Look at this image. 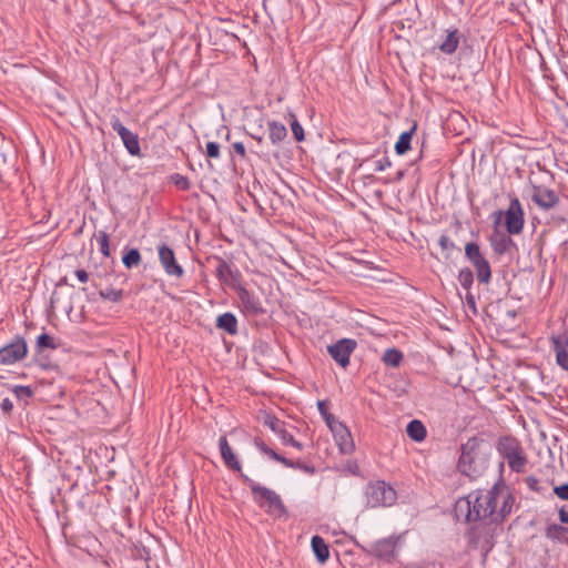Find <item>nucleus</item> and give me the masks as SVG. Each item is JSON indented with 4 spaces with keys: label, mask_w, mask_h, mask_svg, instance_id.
Segmentation results:
<instances>
[{
    "label": "nucleus",
    "mask_w": 568,
    "mask_h": 568,
    "mask_svg": "<svg viewBox=\"0 0 568 568\" xmlns=\"http://www.w3.org/2000/svg\"><path fill=\"white\" fill-rule=\"evenodd\" d=\"M515 497L503 479L489 489H477L459 498L454 507L457 520L481 521L467 531L469 544L481 550H490L497 526L510 515Z\"/></svg>",
    "instance_id": "f257e3e1"
},
{
    "label": "nucleus",
    "mask_w": 568,
    "mask_h": 568,
    "mask_svg": "<svg viewBox=\"0 0 568 568\" xmlns=\"http://www.w3.org/2000/svg\"><path fill=\"white\" fill-rule=\"evenodd\" d=\"M491 452V444L484 437L473 436L468 438L460 447L457 469L470 480L480 478L488 469Z\"/></svg>",
    "instance_id": "f03ea898"
},
{
    "label": "nucleus",
    "mask_w": 568,
    "mask_h": 568,
    "mask_svg": "<svg viewBox=\"0 0 568 568\" xmlns=\"http://www.w3.org/2000/svg\"><path fill=\"white\" fill-rule=\"evenodd\" d=\"M496 448L513 471H525L528 460L518 439L513 436L500 437Z\"/></svg>",
    "instance_id": "7ed1b4c3"
},
{
    "label": "nucleus",
    "mask_w": 568,
    "mask_h": 568,
    "mask_svg": "<svg viewBox=\"0 0 568 568\" xmlns=\"http://www.w3.org/2000/svg\"><path fill=\"white\" fill-rule=\"evenodd\" d=\"M505 217V226L509 235H518L525 225V212L517 196L510 199L506 211L498 210L494 213V222L498 224Z\"/></svg>",
    "instance_id": "20e7f679"
},
{
    "label": "nucleus",
    "mask_w": 568,
    "mask_h": 568,
    "mask_svg": "<svg viewBox=\"0 0 568 568\" xmlns=\"http://www.w3.org/2000/svg\"><path fill=\"white\" fill-rule=\"evenodd\" d=\"M364 494L371 508L389 507L397 498L395 489L383 480L367 484Z\"/></svg>",
    "instance_id": "39448f33"
},
{
    "label": "nucleus",
    "mask_w": 568,
    "mask_h": 568,
    "mask_svg": "<svg viewBox=\"0 0 568 568\" xmlns=\"http://www.w3.org/2000/svg\"><path fill=\"white\" fill-rule=\"evenodd\" d=\"M465 256L474 266L478 282L488 284L491 278V268L489 262L481 254L480 247L476 242L466 243Z\"/></svg>",
    "instance_id": "423d86ee"
},
{
    "label": "nucleus",
    "mask_w": 568,
    "mask_h": 568,
    "mask_svg": "<svg viewBox=\"0 0 568 568\" xmlns=\"http://www.w3.org/2000/svg\"><path fill=\"white\" fill-rule=\"evenodd\" d=\"M211 260L215 262V276L222 284L233 291L242 284V274L237 267L220 256H212Z\"/></svg>",
    "instance_id": "0eeeda50"
},
{
    "label": "nucleus",
    "mask_w": 568,
    "mask_h": 568,
    "mask_svg": "<svg viewBox=\"0 0 568 568\" xmlns=\"http://www.w3.org/2000/svg\"><path fill=\"white\" fill-rule=\"evenodd\" d=\"M28 345L26 339L17 335L12 341L0 348V365H12L26 358Z\"/></svg>",
    "instance_id": "6e6552de"
},
{
    "label": "nucleus",
    "mask_w": 568,
    "mask_h": 568,
    "mask_svg": "<svg viewBox=\"0 0 568 568\" xmlns=\"http://www.w3.org/2000/svg\"><path fill=\"white\" fill-rule=\"evenodd\" d=\"M237 298L239 306L241 312L246 316H258L265 313V310L262 305V302L257 295L253 292L246 290V287L241 284L234 290Z\"/></svg>",
    "instance_id": "1a4fd4ad"
},
{
    "label": "nucleus",
    "mask_w": 568,
    "mask_h": 568,
    "mask_svg": "<svg viewBox=\"0 0 568 568\" xmlns=\"http://www.w3.org/2000/svg\"><path fill=\"white\" fill-rule=\"evenodd\" d=\"M159 261L164 272L169 276L181 278L184 275L183 267L178 263L174 251L162 243L158 246Z\"/></svg>",
    "instance_id": "9d476101"
},
{
    "label": "nucleus",
    "mask_w": 568,
    "mask_h": 568,
    "mask_svg": "<svg viewBox=\"0 0 568 568\" xmlns=\"http://www.w3.org/2000/svg\"><path fill=\"white\" fill-rule=\"evenodd\" d=\"M531 201L542 211L555 209L560 197L558 193L545 185H534L531 193Z\"/></svg>",
    "instance_id": "9b49d317"
},
{
    "label": "nucleus",
    "mask_w": 568,
    "mask_h": 568,
    "mask_svg": "<svg viewBox=\"0 0 568 568\" xmlns=\"http://www.w3.org/2000/svg\"><path fill=\"white\" fill-rule=\"evenodd\" d=\"M356 341L351 338H343L333 345H328L327 352L336 363L345 368L349 364L351 354L356 348Z\"/></svg>",
    "instance_id": "f8f14e48"
},
{
    "label": "nucleus",
    "mask_w": 568,
    "mask_h": 568,
    "mask_svg": "<svg viewBox=\"0 0 568 568\" xmlns=\"http://www.w3.org/2000/svg\"><path fill=\"white\" fill-rule=\"evenodd\" d=\"M551 348L556 354V363L568 372V336L565 333L550 337Z\"/></svg>",
    "instance_id": "ddd939ff"
},
{
    "label": "nucleus",
    "mask_w": 568,
    "mask_h": 568,
    "mask_svg": "<svg viewBox=\"0 0 568 568\" xmlns=\"http://www.w3.org/2000/svg\"><path fill=\"white\" fill-rule=\"evenodd\" d=\"M397 540L395 537L377 540L368 550V554L378 559L390 560L395 555Z\"/></svg>",
    "instance_id": "4468645a"
},
{
    "label": "nucleus",
    "mask_w": 568,
    "mask_h": 568,
    "mask_svg": "<svg viewBox=\"0 0 568 568\" xmlns=\"http://www.w3.org/2000/svg\"><path fill=\"white\" fill-rule=\"evenodd\" d=\"M219 447L221 452L222 459L224 460L225 465L233 471L242 473V466L236 457V455L233 453L232 448L229 445V442L225 436H221L219 439Z\"/></svg>",
    "instance_id": "2eb2a0df"
},
{
    "label": "nucleus",
    "mask_w": 568,
    "mask_h": 568,
    "mask_svg": "<svg viewBox=\"0 0 568 568\" xmlns=\"http://www.w3.org/2000/svg\"><path fill=\"white\" fill-rule=\"evenodd\" d=\"M544 534L550 541L568 546V527L565 524L548 523Z\"/></svg>",
    "instance_id": "dca6fc26"
},
{
    "label": "nucleus",
    "mask_w": 568,
    "mask_h": 568,
    "mask_svg": "<svg viewBox=\"0 0 568 568\" xmlns=\"http://www.w3.org/2000/svg\"><path fill=\"white\" fill-rule=\"evenodd\" d=\"M334 434L335 440L343 454H349L354 450V442L348 428L342 424L335 426V429L332 430Z\"/></svg>",
    "instance_id": "f3484780"
},
{
    "label": "nucleus",
    "mask_w": 568,
    "mask_h": 568,
    "mask_svg": "<svg viewBox=\"0 0 568 568\" xmlns=\"http://www.w3.org/2000/svg\"><path fill=\"white\" fill-rule=\"evenodd\" d=\"M241 478L245 485H247L253 494L254 500L261 506L264 507V500L267 497L273 496V490L267 487L261 486L251 479L245 474H241Z\"/></svg>",
    "instance_id": "a211bd4d"
},
{
    "label": "nucleus",
    "mask_w": 568,
    "mask_h": 568,
    "mask_svg": "<svg viewBox=\"0 0 568 568\" xmlns=\"http://www.w3.org/2000/svg\"><path fill=\"white\" fill-rule=\"evenodd\" d=\"M513 245V239L505 233L495 232L490 236V246L493 251L498 255L507 253Z\"/></svg>",
    "instance_id": "6ab92c4d"
},
{
    "label": "nucleus",
    "mask_w": 568,
    "mask_h": 568,
    "mask_svg": "<svg viewBox=\"0 0 568 568\" xmlns=\"http://www.w3.org/2000/svg\"><path fill=\"white\" fill-rule=\"evenodd\" d=\"M216 327L230 335L237 333V318L233 313H224L216 318Z\"/></svg>",
    "instance_id": "aec40b11"
},
{
    "label": "nucleus",
    "mask_w": 568,
    "mask_h": 568,
    "mask_svg": "<svg viewBox=\"0 0 568 568\" xmlns=\"http://www.w3.org/2000/svg\"><path fill=\"white\" fill-rule=\"evenodd\" d=\"M313 552L321 564H324L329 557L328 546L321 536H313L311 540Z\"/></svg>",
    "instance_id": "412c9836"
},
{
    "label": "nucleus",
    "mask_w": 568,
    "mask_h": 568,
    "mask_svg": "<svg viewBox=\"0 0 568 568\" xmlns=\"http://www.w3.org/2000/svg\"><path fill=\"white\" fill-rule=\"evenodd\" d=\"M459 41V31L457 29H454L447 33L445 40L443 41L442 44H439L438 48L445 54H453L457 50Z\"/></svg>",
    "instance_id": "4be33fe9"
},
{
    "label": "nucleus",
    "mask_w": 568,
    "mask_h": 568,
    "mask_svg": "<svg viewBox=\"0 0 568 568\" xmlns=\"http://www.w3.org/2000/svg\"><path fill=\"white\" fill-rule=\"evenodd\" d=\"M408 437L415 442H422L425 439L427 432L424 424L418 419H413L406 427Z\"/></svg>",
    "instance_id": "5701e85b"
},
{
    "label": "nucleus",
    "mask_w": 568,
    "mask_h": 568,
    "mask_svg": "<svg viewBox=\"0 0 568 568\" xmlns=\"http://www.w3.org/2000/svg\"><path fill=\"white\" fill-rule=\"evenodd\" d=\"M268 136L273 144H277L285 140L287 130L284 124L277 121L268 122Z\"/></svg>",
    "instance_id": "b1692460"
},
{
    "label": "nucleus",
    "mask_w": 568,
    "mask_h": 568,
    "mask_svg": "<svg viewBox=\"0 0 568 568\" xmlns=\"http://www.w3.org/2000/svg\"><path fill=\"white\" fill-rule=\"evenodd\" d=\"M125 149L131 155H139L141 152L139 136L132 131L128 130L122 136H120Z\"/></svg>",
    "instance_id": "393cba45"
},
{
    "label": "nucleus",
    "mask_w": 568,
    "mask_h": 568,
    "mask_svg": "<svg viewBox=\"0 0 568 568\" xmlns=\"http://www.w3.org/2000/svg\"><path fill=\"white\" fill-rule=\"evenodd\" d=\"M415 130L416 124L409 131H405L399 135L395 143V151L398 155L405 154L410 149V142Z\"/></svg>",
    "instance_id": "a878e982"
},
{
    "label": "nucleus",
    "mask_w": 568,
    "mask_h": 568,
    "mask_svg": "<svg viewBox=\"0 0 568 568\" xmlns=\"http://www.w3.org/2000/svg\"><path fill=\"white\" fill-rule=\"evenodd\" d=\"M264 507L267 506L268 513L282 516L286 513L285 506L281 497L273 490V496L267 497L264 501Z\"/></svg>",
    "instance_id": "bb28decb"
},
{
    "label": "nucleus",
    "mask_w": 568,
    "mask_h": 568,
    "mask_svg": "<svg viewBox=\"0 0 568 568\" xmlns=\"http://www.w3.org/2000/svg\"><path fill=\"white\" fill-rule=\"evenodd\" d=\"M254 445L261 453L267 455L273 460H276V462L281 463L282 465H290L287 463L286 457L277 454L274 449L270 448L261 438L255 437Z\"/></svg>",
    "instance_id": "cd10ccee"
},
{
    "label": "nucleus",
    "mask_w": 568,
    "mask_h": 568,
    "mask_svg": "<svg viewBox=\"0 0 568 568\" xmlns=\"http://www.w3.org/2000/svg\"><path fill=\"white\" fill-rule=\"evenodd\" d=\"M142 256L138 248H130L124 252L122 263L126 268H132L141 263Z\"/></svg>",
    "instance_id": "c85d7f7f"
},
{
    "label": "nucleus",
    "mask_w": 568,
    "mask_h": 568,
    "mask_svg": "<svg viewBox=\"0 0 568 568\" xmlns=\"http://www.w3.org/2000/svg\"><path fill=\"white\" fill-rule=\"evenodd\" d=\"M383 361L388 366L397 367L403 361V354L396 348H389L384 353Z\"/></svg>",
    "instance_id": "c756f323"
},
{
    "label": "nucleus",
    "mask_w": 568,
    "mask_h": 568,
    "mask_svg": "<svg viewBox=\"0 0 568 568\" xmlns=\"http://www.w3.org/2000/svg\"><path fill=\"white\" fill-rule=\"evenodd\" d=\"M94 236L99 244V250H100L101 254L105 257H109L111 255L109 234L105 231L101 230Z\"/></svg>",
    "instance_id": "7c9ffc66"
},
{
    "label": "nucleus",
    "mask_w": 568,
    "mask_h": 568,
    "mask_svg": "<svg viewBox=\"0 0 568 568\" xmlns=\"http://www.w3.org/2000/svg\"><path fill=\"white\" fill-rule=\"evenodd\" d=\"M58 346L54 343V338L47 333H43L38 336L36 348L38 352H42L45 348L55 349Z\"/></svg>",
    "instance_id": "2f4dec72"
},
{
    "label": "nucleus",
    "mask_w": 568,
    "mask_h": 568,
    "mask_svg": "<svg viewBox=\"0 0 568 568\" xmlns=\"http://www.w3.org/2000/svg\"><path fill=\"white\" fill-rule=\"evenodd\" d=\"M100 296L103 298V300H108L110 302H113V303H118L120 301H122L123 298V291L122 290H115V288H112V287H108L105 290H102L99 292Z\"/></svg>",
    "instance_id": "473e14b6"
},
{
    "label": "nucleus",
    "mask_w": 568,
    "mask_h": 568,
    "mask_svg": "<svg viewBox=\"0 0 568 568\" xmlns=\"http://www.w3.org/2000/svg\"><path fill=\"white\" fill-rule=\"evenodd\" d=\"M458 282L465 290H469L474 283V274L470 268L464 267L458 273Z\"/></svg>",
    "instance_id": "72a5a7b5"
},
{
    "label": "nucleus",
    "mask_w": 568,
    "mask_h": 568,
    "mask_svg": "<svg viewBox=\"0 0 568 568\" xmlns=\"http://www.w3.org/2000/svg\"><path fill=\"white\" fill-rule=\"evenodd\" d=\"M278 436L282 439V443L284 445H291V446L295 447L298 450L303 449V445L300 442H297L294 438V436L292 434H290L286 429H280L278 430Z\"/></svg>",
    "instance_id": "f704fd0d"
},
{
    "label": "nucleus",
    "mask_w": 568,
    "mask_h": 568,
    "mask_svg": "<svg viewBox=\"0 0 568 568\" xmlns=\"http://www.w3.org/2000/svg\"><path fill=\"white\" fill-rule=\"evenodd\" d=\"M438 244L440 248L446 253V257H449L450 252L454 250L460 251L459 247H457L455 243L445 234L440 235Z\"/></svg>",
    "instance_id": "c9c22d12"
},
{
    "label": "nucleus",
    "mask_w": 568,
    "mask_h": 568,
    "mask_svg": "<svg viewBox=\"0 0 568 568\" xmlns=\"http://www.w3.org/2000/svg\"><path fill=\"white\" fill-rule=\"evenodd\" d=\"M287 463L291 464V465H284L285 467H288V468H294V469H300L308 475H314L315 474V467L312 466V465H308V464H305L301 460H291L287 458Z\"/></svg>",
    "instance_id": "e433bc0d"
},
{
    "label": "nucleus",
    "mask_w": 568,
    "mask_h": 568,
    "mask_svg": "<svg viewBox=\"0 0 568 568\" xmlns=\"http://www.w3.org/2000/svg\"><path fill=\"white\" fill-rule=\"evenodd\" d=\"M291 129L296 141L301 142L305 139L303 126L297 121L295 115H292Z\"/></svg>",
    "instance_id": "4c0bfd02"
},
{
    "label": "nucleus",
    "mask_w": 568,
    "mask_h": 568,
    "mask_svg": "<svg viewBox=\"0 0 568 568\" xmlns=\"http://www.w3.org/2000/svg\"><path fill=\"white\" fill-rule=\"evenodd\" d=\"M172 182L182 191H187L191 187V183L189 179L184 175H181L179 173L172 175Z\"/></svg>",
    "instance_id": "58836bf2"
},
{
    "label": "nucleus",
    "mask_w": 568,
    "mask_h": 568,
    "mask_svg": "<svg viewBox=\"0 0 568 568\" xmlns=\"http://www.w3.org/2000/svg\"><path fill=\"white\" fill-rule=\"evenodd\" d=\"M13 393L19 399L30 398L33 395V390L30 386H14Z\"/></svg>",
    "instance_id": "ea45409f"
},
{
    "label": "nucleus",
    "mask_w": 568,
    "mask_h": 568,
    "mask_svg": "<svg viewBox=\"0 0 568 568\" xmlns=\"http://www.w3.org/2000/svg\"><path fill=\"white\" fill-rule=\"evenodd\" d=\"M205 155L210 159H219L221 155L220 144L216 142H207Z\"/></svg>",
    "instance_id": "a19ab883"
},
{
    "label": "nucleus",
    "mask_w": 568,
    "mask_h": 568,
    "mask_svg": "<svg viewBox=\"0 0 568 568\" xmlns=\"http://www.w3.org/2000/svg\"><path fill=\"white\" fill-rule=\"evenodd\" d=\"M265 425H267L277 435L280 429H285L283 427V423L276 417H267L265 420Z\"/></svg>",
    "instance_id": "79ce46f5"
},
{
    "label": "nucleus",
    "mask_w": 568,
    "mask_h": 568,
    "mask_svg": "<svg viewBox=\"0 0 568 568\" xmlns=\"http://www.w3.org/2000/svg\"><path fill=\"white\" fill-rule=\"evenodd\" d=\"M111 126L120 136H122L129 130L122 124L120 119L116 116H113L111 119Z\"/></svg>",
    "instance_id": "37998d69"
},
{
    "label": "nucleus",
    "mask_w": 568,
    "mask_h": 568,
    "mask_svg": "<svg viewBox=\"0 0 568 568\" xmlns=\"http://www.w3.org/2000/svg\"><path fill=\"white\" fill-rule=\"evenodd\" d=\"M554 494L558 498L568 501V484H562V485H559V486H555L554 487Z\"/></svg>",
    "instance_id": "c03bdc74"
},
{
    "label": "nucleus",
    "mask_w": 568,
    "mask_h": 568,
    "mask_svg": "<svg viewBox=\"0 0 568 568\" xmlns=\"http://www.w3.org/2000/svg\"><path fill=\"white\" fill-rule=\"evenodd\" d=\"M525 483L529 489H531L534 491H539V479L536 478L535 476H528L525 479Z\"/></svg>",
    "instance_id": "a18cd8bd"
},
{
    "label": "nucleus",
    "mask_w": 568,
    "mask_h": 568,
    "mask_svg": "<svg viewBox=\"0 0 568 568\" xmlns=\"http://www.w3.org/2000/svg\"><path fill=\"white\" fill-rule=\"evenodd\" d=\"M558 517L561 524L568 525V505H564L558 509Z\"/></svg>",
    "instance_id": "49530a36"
},
{
    "label": "nucleus",
    "mask_w": 568,
    "mask_h": 568,
    "mask_svg": "<svg viewBox=\"0 0 568 568\" xmlns=\"http://www.w3.org/2000/svg\"><path fill=\"white\" fill-rule=\"evenodd\" d=\"M390 165H392V162L389 161V159L387 156H385L376 162L375 170L378 172H382V171L386 170L387 168H389Z\"/></svg>",
    "instance_id": "de8ad7c7"
},
{
    "label": "nucleus",
    "mask_w": 568,
    "mask_h": 568,
    "mask_svg": "<svg viewBox=\"0 0 568 568\" xmlns=\"http://www.w3.org/2000/svg\"><path fill=\"white\" fill-rule=\"evenodd\" d=\"M234 152L240 155V158L244 159L246 156V150L242 142H234L232 145Z\"/></svg>",
    "instance_id": "09e8293b"
},
{
    "label": "nucleus",
    "mask_w": 568,
    "mask_h": 568,
    "mask_svg": "<svg viewBox=\"0 0 568 568\" xmlns=\"http://www.w3.org/2000/svg\"><path fill=\"white\" fill-rule=\"evenodd\" d=\"M325 422L331 430H334L335 426L343 424L339 420H337L333 414H327Z\"/></svg>",
    "instance_id": "8fccbe9b"
},
{
    "label": "nucleus",
    "mask_w": 568,
    "mask_h": 568,
    "mask_svg": "<svg viewBox=\"0 0 568 568\" xmlns=\"http://www.w3.org/2000/svg\"><path fill=\"white\" fill-rule=\"evenodd\" d=\"M0 407H1L3 413L10 414L12 412V409H13V404L10 400V398H3L1 404H0Z\"/></svg>",
    "instance_id": "3c124183"
},
{
    "label": "nucleus",
    "mask_w": 568,
    "mask_h": 568,
    "mask_svg": "<svg viewBox=\"0 0 568 568\" xmlns=\"http://www.w3.org/2000/svg\"><path fill=\"white\" fill-rule=\"evenodd\" d=\"M74 275L81 283H87L89 281V273L85 270H75Z\"/></svg>",
    "instance_id": "603ef678"
},
{
    "label": "nucleus",
    "mask_w": 568,
    "mask_h": 568,
    "mask_svg": "<svg viewBox=\"0 0 568 568\" xmlns=\"http://www.w3.org/2000/svg\"><path fill=\"white\" fill-rule=\"evenodd\" d=\"M466 304L469 308H471L474 311V313L477 312L476 310V301H475V297L471 293H467L466 294Z\"/></svg>",
    "instance_id": "864d4df0"
},
{
    "label": "nucleus",
    "mask_w": 568,
    "mask_h": 568,
    "mask_svg": "<svg viewBox=\"0 0 568 568\" xmlns=\"http://www.w3.org/2000/svg\"><path fill=\"white\" fill-rule=\"evenodd\" d=\"M317 407H318V410H320V413H321V415L323 416V418H324V419L326 418L327 414H331V413L328 412V409H327V404H326V402L320 400V402L317 403Z\"/></svg>",
    "instance_id": "5fc2aeb1"
},
{
    "label": "nucleus",
    "mask_w": 568,
    "mask_h": 568,
    "mask_svg": "<svg viewBox=\"0 0 568 568\" xmlns=\"http://www.w3.org/2000/svg\"><path fill=\"white\" fill-rule=\"evenodd\" d=\"M250 135L252 139L256 140L258 143L263 142V135H257V134H253V133H251Z\"/></svg>",
    "instance_id": "6e6d98bb"
},
{
    "label": "nucleus",
    "mask_w": 568,
    "mask_h": 568,
    "mask_svg": "<svg viewBox=\"0 0 568 568\" xmlns=\"http://www.w3.org/2000/svg\"><path fill=\"white\" fill-rule=\"evenodd\" d=\"M59 285H68V280L67 277H62L59 282Z\"/></svg>",
    "instance_id": "4d7b16f0"
},
{
    "label": "nucleus",
    "mask_w": 568,
    "mask_h": 568,
    "mask_svg": "<svg viewBox=\"0 0 568 568\" xmlns=\"http://www.w3.org/2000/svg\"><path fill=\"white\" fill-rule=\"evenodd\" d=\"M403 178V172H398V179Z\"/></svg>",
    "instance_id": "13d9d810"
}]
</instances>
